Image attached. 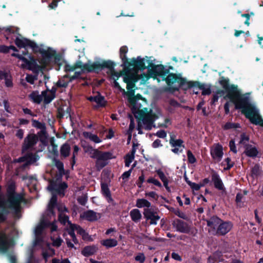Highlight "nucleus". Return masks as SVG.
Segmentation results:
<instances>
[{
	"instance_id": "1",
	"label": "nucleus",
	"mask_w": 263,
	"mask_h": 263,
	"mask_svg": "<svg viewBox=\"0 0 263 263\" xmlns=\"http://www.w3.org/2000/svg\"><path fill=\"white\" fill-rule=\"evenodd\" d=\"M150 77L148 73H141L137 71V73L127 72L124 75L123 81L127 84V91L126 95L128 97V100L132 106V109L135 117L139 120L138 130L139 134H142L141 129L145 128L149 130L154 127V122L157 120L161 121L158 123V126L160 127H167L170 122V120L164 118L161 114L160 110L156 107L149 110L147 108H141L139 105L138 101L141 98L140 95L135 96V91L133 88L135 87V82L138 80H141V83L146 81Z\"/></svg>"
},
{
	"instance_id": "2",
	"label": "nucleus",
	"mask_w": 263,
	"mask_h": 263,
	"mask_svg": "<svg viewBox=\"0 0 263 263\" xmlns=\"http://www.w3.org/2000/svg\"><path fill=\"white\" fill-rule=\"evenodd\" d=\"M250 93L241 95L237 87L232 86L228 90L226 97L229 99L235 105L236 108L242 109V112L251 123L256 125H263L259 110L255 104L250 101Z\"/></svg>"
},
{
	"instance_id": "3",
	"label": "nucleus",
	"mask_w": 263,
	"mask_h": 263,
	"mask_svg": "<svg viewBox=\"0 0 263 263\" xmlns=\"http://www.w3.org/2000/svg\"><path fill=\"white\" fill-rule=\"evenodd\" d=\"M6 199L0 197V223L7 219L10 210L14 217H21V203L25 200L23 194L16 192V185L14 181L8 184L6 189Z\"/></svg>"
},
{
	"instance_id": "4",
	"label": "nucleus",
	"mask_w": 263,
	"mask_h": 263,
	"mask_svg": "<svg viewBox=\"0 0 263 263\" xmlns=\"http://www.w3.org/2000/svg\"><path fill=\"white\" fill-rule=\"evenodd\" d=\"M48 189L51 192L52 196L48 205V211L52 215H54V209L57 207L59 214V220L64 226L66 225V215L64 213L66 211V206L62 208L59 204L57 203V195L61 197L65 196V191H66V182L64 181L62 183H55L53 181H49V184Z\"/></svg>"
},
{
	"instance_id": "5",
	"label": "nucleus",
	"mask_w": 263,
	"mask_h": 263,
	"mask_svg": "<svg viewBox=\"0 0 263 263\" xmlns=\"http://www.w3.org/2000/svg\"><path fill=\"white\" fill-rule=\"evenodd\" d=\"M151 70L149 71L150 77L155 78L158 82L165 80L167 84L174 89H177L182 83L181 79L175 74H170L167 76L168 71L162 65L152 67Z\"/></svg>"
},
{
	"instance_id": "6",
	"label": "nucleus",
	"mask_w": 263,
	"mask_h": 263,
	"mask_svg": "<svg viewBox=\"0 0 263 263\" xmlns=\"http://www.w3.org/2000/svg\"><path fill=\"white\" fill-rule=\"evenodd\" d=\"M29 42L30 43L29 47L31 48L34 53L41 54L42 58L40 63L42 64L47 65L52 62L54 64L60 65L62 58L61 53H57L55 50L49 47L47 50L41 48L33 41L31 40Z\"/></svg>"
},
{
	"instance_id": "7",
	"label": "nucleus",
	"mask_w": 263,
	"mask_h": 263,
	"mask_svg": "<svg viewBox=\"0 0 263 263\" xmlns=\"http://www.w3.org/2000/svg\"><path fill=\"white\" fill-rule=\"evenodd\" d=\"M208 231L213 235H224L227 234L233 227L230 221H224L217 216H213L206 220Z\"/></svg>"
},
{
	"instance_id": "8",
	"label": "nucleus",
	"mask_w": 263,
	"mask_h": 263,
	"mask_svg": "<svg viewBox=\"0 0 263 263\" xmlns=\"http://www.w3.org/2000/svg\"><path fill=\"white\" fill-rule=\"evenodd\" d=\"M84 149L85 153H88L91 158L96 159V167L98 170L105 167L109 160L115 158L112 153L110 152L100 151L93 149L92 147H85Z\"/></svg>"
},
{
	"instance_id": "9",
	"label": "nucleus",
	"mask_w": 263,
	"mask_h": 263,
	"mask_svg": "<svg viewBox=\"0 0 263 263\" xmlns=\"http://www.w3.org/2000/svg\"><path fill=\"white\" fill-rule=\"evenodd\" d=\"M46 138V132L41 130L38 133V135L34 134H29L25 138L22 146V152L25 153L28 151L36 150L34 146L36 144L39 140L43 143L44 139Z\"/></svg>"
},
{
	"instance_id": "10",
	"label": "nucleus",
	"mask_w": 263,
	"mask_h": 263,
	"mask_svg": "<svg viewBox=\"0 0 263 263\" xmlns=\"http://www.w3.org/2000/svg\"><path fill=\"white\" fill-rule=\"evenodd\" d=\"M8 227L0 231V252L6 253L9 248L13 245L14 241L12 238H10V235L6 233Z\"/></svg>"
},
{
	"instance_id": "11",
	"label": "nucleus",
	"mask_w": 263,
	"mask_h": 263,
	"mask_svg": "<svg viewBox=\"0 0 263 263\" xmlns=\"http://www.w3.org/2000/svg\"><path fill=\"white\" fill-rule=\"evenodd\" d=\"M68 225L70 229L68 232L69 234L75 243H77L78 241L75 236L74 232H76L78 234L81 235L84 240H91L90 237L88 233H87L85 230H83L79 226L73 224L70 221L67 220V227H68Z\"/></svg>"
},
{
	"instance_id": "12",
	"label": "nucleus",
	"mask_w": 263,
	"mask_h": 263,
	"mask_svg": "<svg viewBox=\"0 0 263 263\" xmlns=\"http://www.w3.org/2000/svg\"><path fill=\"white\" fill-rule=\"evenodd\" d=\"M11 56L15 57L23 61L30 70L38 71L40 69V66L37 64L35 59L31 55L29 56L30 60L23 57V55L16 53H12Z\"/></svg>"
},
{
	"instance_id": "13",
	"label": "nucleus",
	"mask_w": 263,
	"mask_h": 263,
	"mask_svg": "<svg viewBox=\"0 0 263 263\" xmlns=\"http://www.w3.org/2000/svg\"><path fill=\"white\" fill-rule=\"evenodd\" d=\"M52 162L54 164L55 166L57 167L59 171V173L57 174L55 178L50 180L49 181H53L55 183H62V177L63 175L66 174V172L64 168V164L60 160L57 159L55 158H54L52 160Z\"/></svg>"
},
{
	"instance_id": "14",
	"label": "nucleus",
	"mask_w": 263,
	"mask_h": 263,
	"mask_svg": "<svg viewBox=\"0 0 263 263\" xmlns=\"http://www.w3.org/2000/svg\"><path fill=\"white\" fill-rule=\"evenodd\" d=\"M143 215L146 220H150L151 224H156L157 221L160 218V216L158 215L157 210L155 209L154 207L144 209Z\"/></svg>"
},
{
	"instance_id": "15",
	"label": "nucleus",
	"mask_w": 263,
	"mask_h": 263,
	"mask_svg": "<svg viewBox=\"0 0 263 263\" xmlns=\"http://www.w3.org/2000/svg\"><path fill=\"white\" fill-rule=\"evenodd\" d=\"M211 155L215 161L219 162L223 155L222 146L219 144L213 145L211 148Z\"/></svg>"
},
{
	"instance_id": "16",
	"label": "nucleus",
	"mask_w": 263,
	"mask_h": 263,
	"mask_svg": "<svg viewBox=\"0 0 263 263\" xmlns=\"http://www.w3.org/2000/svg\"><path fill=\"white\" fill-rule=\"evenodd\" d=\"M131 65L137 69H144L151 66L149 61L145 59L138 57L137 59H133L131 60Z\"/></svg>"
},
{
	"instance_id": "17",
	"label": "nucleus",
	"mask_w": 263,
	"mask_h": 263,
	"mask_svg": "<svg viewBox=\"0 0 263 263\" xmlns=\"http://www.w3.org/2000/svg\"><path fill=\"white\" fill-rule=\"evenodd\" d=\"M101 217L100 213H97L92 210H88L82 213L80 217L89 221H94L98 220Z\"/></svg>"
},
{
	"instance_id": "18",
	"label": "nucleus",
	"mask_w": 263,
	"mask_h": 263,
	"mask_svg": "<svg viewBox=\"0 0 263 263\" xmlns=\"http://www.w3.org/2000/svg\"><path fill=\"white\" fill-rule=\"evenodd\" d=\"M138 71L136 70H125L122 72H114L112 73V77L115 80L114 82L115 86L118 89H119L121 91L123 92L124 95H126L127 91L125 90V89H122L118 82H117L116 80H117L119 77H123V78H124V75L127 73V72H131V73H137Z\"/></svg>"
},
{
	"instance_id": "19",
	"label": "nucleus",
	"mask_w": 263,
	"mask_h": 263,
	"mask_svg": "<svg viewBox=\"0 0 263 263\" xmlns=\"http://www.w3.org/2000/svg\"><path fill=\"white\" fill-rule=\"evenodd\" d=\"M35 153H32L30 151H28L26 152L25 154L26 158V161H28V163L32 164L35 162H36L39 159L40 157L38 155V153L42 151V149H37L35 150Z\"/></svg>"
},
{
	"instance_id": "20",
	"label": "nucleus",
	"mask_w": 263,
	"mask_h": 263,
	"mask_svg": "<svg viewBox=\"0 0 263 263\" xmlns=\"http://www.w3.org/2000/svg\"><path fill=\"white\" fill-rule=\"evenodd\" d=\"M173 224L177 231L185 233H187L190 231L188 225L182 221L180 220H176Z\"/></svg>"
},
{
	"instance_id": "21",
	"label": "nucleus",
	"mask_w": 263,
	"mask_h": 263,
	"mask_svg": "<svg viewBox=\"0 0 263 263\" xmlns=\"http://www.w3.org/2000/svg\"><path fill=\"white\" fill-rule=\"evenodd\" d=\"M51 224V223L44 220L42 219L41 221V223L40 224L37 226L35 229L34 232L36 237H38L42 235L44 230L49 227Z\"/></svg>"
},
{
	"instance_id": "22",
	"label": "nucleus",
	"mask_w": 263,
	"mask_h": 263,
	"mask_svg": "<svg viewBox=\"0 0 263 263\" xmlns=\"http://www.w3.org/2000/svg\"><path fill=\"white\" fill-rule=\"evenodd\" d=\"M28 41H31V40L23 37H22L21 38L16 37L14 41V43L19 48H26L28 47L29 46L30 43Z\"/></svg>"
},
{
	"instance_id": "23",
	"label": "nucleus",
	"mask_w": 263,
	"mask_h": 263,
	"mask_svg": "<svg viewBox=\"0 0 263 263\" xmlns=\"http://www.w3.org/2000/svg\"><path fill=\"white\" fill-rule=\"evenodd\" d=\"M136 206L138 208H144V209L152 207L151 203L148 200L144 198L137 199Z\"/></svg>"
},
{
	"instance_id": "24",
	"label": "nucleus",
	"mask_w": 263,
	"mask_h": 263,
	"mask_svg": "<svg viewBox=\"0 0 263 263\" xmlns=\"http://www.w3.org/2000/svg\"><path fill=\"white\" fill-rule=\"evenodd\" d=\"M212 180L214 184L215 187L216 189L219 190H222L223 189V185L222 182L217 174H214L212 175Z\"/></svg>"
},
{
	"instance_id": "25",
	"label": "nucleus",
	"mask_w": 263,
	"mask_h": 263,
	"mask_svg": "<svg viewBox=\"0 0 263 263\" xmlns=\"http://www.w3.org/2000/svg\"><path fill=\"white\" fill-rule=\"evenodd\" d=\"M88 100L92 102H95L98 106H103L105 105V101L103 97L101 96L100 94H98L96 96L90 97Z\"/></svg>"
},
{
	"instance_id": "26",
	"label": "nucleus",
	"mask_w": 263,
	"mask_h": 263,
	"mask_svg": "<svg viewBox=\"0 0 263 263\" xmlns=\"http://www.w3.org/2000/svg\"><path fill=\"white\" fill-rule=\"evenodd\" d=\"M245 153L248 156L253 157L256 156L258 152L254 146L248 145L245 147Z\"/></svg>"
},
{
	"instance_id": "27",
	"label": "nucleus",
	"mask_w": 263,
	"mask_h": 263,
	"mask_svg": "<svg viewBox=\"0 0 263 263\" xmlns=\"http://www.w3.org/2000/svg\"><path fill=\"white\" fill-rule=\"evenodd\" d=\"M100 66L101 67H103L107 66V65L106 63H103L101 65L97 63H88L83 65V70H87L88 71H91L95 70L96 68H99Z\"/></svg>"
},
{
	"instance_id": "28",
	"label": "nucleus",
	"mask_w": 263,
	"mask_h": 263,
	"mask_svg": "<svg viewBox=\"0 0 263 263\" xmlns=\"http://www.w3.org/2000/svg\"><path fill=\"white\" fill-rule=\"evenodd\" d=\"M29 98L34 103L40 104L43 100L42 95H40L38 91H33L29 96Z\"/></svg>"
},
{
	"instance_id": "29",
	"label": "nucleus",
	"mask_w": 263,
	"mask_h": 263,
	"mask_svg": "<svg viewBox=\"0 0 263 263\" xmlns=\"http://www.w3.org/2000/svg\"><path fill=\"white\" fill-rule=\"evenodd\" d=\"M130 216L133 221L138 222L141 219L142 215L137 209H134L130 212Z\"/></svg>"
},
{
	"instance_id": "30",
	"label": "nucleus",
	"mask_w": 263,
	"mask_h": 263,
	"mask_svg": "<svg viewBox=\"0 0 263 263\" xmlns=\"http://www.w3.org/2000/svg\"><path fill=\"white\" fill-rule=\"evenodd\" d=\"M97 250V248L95 246H87L84 248L82 253L85 256H88L93 254Z\"/></svg>"
},
{
	"instance_id": "31",
	"label": "nucleus",
	"mask_w": 263,
	"mask_h": 263,
	"mask_svg": "<svg viewBox=\"0 0 263 263\" xmlns=\"http://www.w3.org/2000/svg\"><path fill=\"white\" fill-rule=\"evenodd\" d=\"M83 136L85 138H88L96 143H100L102 141L97 135L92 134L91 133L84 132Z\"/></svg>"
},
{
	"instance_id": "32",
	"label": "nucleus",
	"mask_w": 263,
	"mask_h": 263,
	"mask_svg": "<svg viewBox=\"0 0 263 263\" xmlns=\"http://www.w3.org/2000/svg\"><path fill=\"white\" fill-rule=\"evenodd\" d=\"M156 172L159 177L163 182L164 186L166 189V190L168 191L170 190L169 187L168 186V181L166 177L161 170H157Z\"/></svg>"
},
{
	"instance_id": "33",
	"label": "nucleus",
	"mask_w": 263,
	"mask_h": 263,
	"mask_svg": "<svg viewBox=\"0 0 263 263\" xmlns=\"http://www.w3.org/2000/svg\"><path fill=\"white\" fill-rule=\"evenodd\" d=\"M42 95L44 98V103L45 104L50 103L55 98V96L53 95L48 94L47 91H43Z\"/></svg>"
},
{
	"instance_id": "34",
	"label": "nucleus",
	"mask_w": 263,
	"mask_h": 263,
	"mask_svg": "<svg viewBox=\"0 0 263 263\" xmlns=\"http://www.w3.org/2000/svg\"><path fill=\"white\" fill-rule=\"evenodd\" d=\"M135 149L133 148L131 154L126 155L125 158V166L128 167L135 158Z\"/></svg>"
},
{
	"instance_id": "35",
	"label": "nucleus",
	"mask_w": 263,
	"mask_h": 263,
	"mask_svg": "<svg viewBox=\"0 0 263 263\" xmlns=\"http://www.w3.org/2000/svg\"><path fill=\"white\" fill-rule=\"evenodd\" d=\"M102 245L107 248L115 247L117 245V241L115 239H107L102 242Z\"/></svg>"
},
{
	"instance_id": "36",
	"label": "nucleus",
	"mask_w": 263,
	"mask_h": 263,
	"mask_svg": "<svg viewBox=\"0 0 263 263\" xmlns=\"http://www.w3.org/2000/svg\"><path fill=\"white\" fill-rule=\"evenodd\" d=\"M101 190L102 193L107 198V199L108 200H110V194L107 185L105 183H102Z\"/></svg>"
},
{
	"instance_id": "37",
	"label": "nucleus",
	"mask_w": 263,
	"mask_h": 263,
	"mask_svg": "<svg viewBox=\"0 0 263 263\" xmlns=\"http://www.w3.org/2000/svg\"><path fill=\"white\" fill-rule=\"evenodd\" d=\"M182 143L183 141L181 140H176L173 138H171L170 140V143L172 147L183 146Z\"/></svg>"
},
{
	"instance_id": "38",
	"label": "nucleus",
	"mask_w": 263,
	"mask_h": 263,
	"mask_svg": "<svg viewBox=\"0 0 263 263\" xmlns=\"http://www.w3.org/2000/svg\"><path fill=\"white\" fill-rule=\"evenodd\" d=\"M128 51L127 47L126 46H123L120 48V57L122 59V61L125 62L127 60L126 57V53Z\"/></svg>"
},
{
	"instance_id": "39",
	"label": "nucleus",
	"mask_w": 263,
	"mask_h": 263,
	"mask_svg": "<svg viewBox=\"0 0 263 263\" xmlns=\"http://www.w3.org/2000/svg\"><path fill=\"white\" fill-rule=\"evenodd\" d=\"M32 126L38 129H44L45 128V126L44 123L39 122L37 120L32 119Z\"/></svg>"
},
{
	"instance_id": "40",
	"label": "nucleus",
	"mask_w": 263,
	"mask_h": 263,
	"mask_svg": "<svg viewBox=\"0 0 263 263\" xmlns=\"http://www.w3.org/2000/svg\"><path fill=\"white\" fill-rule=\"evenodd\" d=\"M187 156L188 161L191 163H194L196 161V159L193 154L190 151H188L187 152Z\"/></svg>"
},
{
	"instance_id": "41",
	"label": "nucleus",
	"mask_w": 263,
	"mask_h": 263,
	"mask_svg": "<svg viewBox=\"0 0 263 263\" xmlns=\"http://www.w3.org/2000/svg\"><path fill=\"white\" fill-rule=\"evenodd\" d=\"M189 185L192 189L198 191L200 189L201 187L203 186L204 184L202 183L197 184L193 182H189Z\"/></svg>"
},
{
	"instance_id": "42",
	"label": "nucleus",
	"mask_w": 263,
	"mask_h": 263,
	"mask_svg": "<svg viewBox=\"0 0 263 263\" xmlns=\"http://www.w3.org/2000/svg\"><path fill=\"white\" fill-rule=\"evenodd\" d=\"M147 181L148 183H153V184H155V185L159 186V187H161V186H162L161 183L158 180H157L153 177H151V178H148L147 179Z\"/></svg>"
},
{
	"instance_id": "43",
	"label": "nucleus",
	"mask_w": 263,
	"mask_h": 263,
	"mask_svg": "<svg viewBox=\"0 0 263 263\" xmlns=\"http://www.w3.org/2000/svg\"><path fill=\"white\" fill-rule=\"evenodd\" d=\"M249 141V138L248 136L245 135V134H242L241 135V139L239 141V143L242 145H245V147L246 146L247 143Z\"/></svg>"
},
{
	"instance_id": "44",
	"label": "nucleus",
	"mask_w": 263,
	"mask_h": 263,
	"mask_svg": "<svg viewBox=\"0 0 263 263\" xmlns=\"http://www.w3.org/2000/svg\"><path fill=\"white\" fill-rule=\"evenodd\" d=\"M8 77V74L7 73L6 74V77L4 78V79H5V85L8 87H11L13 86V82L12 80L11 79H9Z\"/></svg>"
},
{
	"instance_id": "45",
	"label": "nucleus",
	"mask_w": 263,
	"mask_h": 263,
	"mask_svg": "<svg viewBox=\"0 0 263 263\" xmlns=\"http://www.w3.org/2000/svg\"><path fill=\"white\" fill-rule=\"evenodd\" d=\"M229 146H230V150L232 152H233L235 154H236L237 153V149H236V146H235V142H234V140H231L230 141Z\"/></svg>"
},
{
	"instance_id": "46",
	"label": "nucleus",
	"mask_w": 263,
	"mask_h": 263,
	"mask_svg": "<svg viewBox=\"0 0 263 263\" xmlns=\"http://www.w3.org/2000/svg\"><path fill=\"white\" fill-rule=\"evenodd\" d=\"M10 48L6 45H0V52L7 53L9 52Z\"/></svg>"
},
{
	"instance_id": "47",
	"label": "nucleus",
	"mask_w": 263,
	"mask_h": 263,
	"mask_svg": "<svg viewBox=\"0 0 263 263\" xmlns=\"http://www.w3.org/2000/svg\"><path fill=\"white\" fill-rule=\"evenodd\" d=\"M26 80L27 82L31 84H33L34 82L35 77L32 75L28 74L26 77Z\"/></svg>"
},
{
	"instance_id": "48",
	"label": "nucleus",
	"mask_w": 263,
	"mask_h": 263,
	"mask_svg": "<svg viewBox=\"0 0 263 263\" xmlns=\"http://www.w3.org/2000/svg\"><path fill=\"white\" fill-rule=\"evenodd\" d=\"M146 196L149 197L154 199H157L158 198L157 194L154 192H150L145 193Z\"/></svg>"
},
{
	"instance_id": "49",
	"label": "nucleus",
	"mask_w": 263,
	"mask_h": 263,
	"mask_svg": "<svg viewBox=\"0 0 263 263\" xmlns=\"http://www.w3.org/2000/svg\"><path fill=\"white\" fill-rule=\"evenodd\" d=\"M145 179V177L144 175L142 174L140 176H139L138 178V180L137 181V185L139 187L142 186V183L144 182Z\"/></svg>"
},
{
	"instance_id": "50",
	"label": "nucleus",
	"mask_w": 263,
	"mask_h": 263,
	"mask_svg": "<svg viewBox=\"0 0 263 263\" xmlns=\"http://www.w3.org/2000/svg\"><path fill=\"white\" fill-rule=\"evenodd\" d=\"M162 146V144L161 143V141L159 139H157L154 141L152 144V146L154 148H158Z\"/></svg>"
},
{
	"instance_id": "51",
	"label": "nucleus",
	"mask_w": 263,
	"mask_h": 263,
	"mask_svg": "<svg viewBox=\"0 0 263 263\" xmlns=\"http://www.w3.org/2000/svg\"><path fill=\"white\" fill-rule=\"evenodd\" d=\"M135 259L137 261H138L140 262L141 263H142L144 262L145 260V257L144 255L143 254H140L136 256Z\"/></svg>"
},
{
	"instance_id": "52",
	"label": "nucleus",
	"mask_w": 263,
	"mask_h": 263,
	"mask_svg": "<svg viewBox=\"0 0 263 263\" xmlns=\"http://www.w3.org/2000/svg\"><path fill=\"white\" fill-rule=\"evenodd\" d=\"M173 148H172V151L173 153L175 154H178L179 153H180L182 152L183 149L184 148V146H180V147H173Z\"/></svg>"
},
{
	"instance_id": "53",
	"label": "nucleus",
	"mask_w": 263,
	"mask_h": 263,
	"mask_svg": "<svg viewBox=\"0 0 263 263\" xmlns=\"http://www.w3.org/2000/svg\"><path fill=\"white\" fill-rule=\"evenodd\" d=\"M60 150L61 156L66 158V143L63 144Z\"/></svg>"
},
{
	"instance_id": "54",
	"label": "nucleus",
	"mask_w": 263,
	"mask_h": 263,
	"mask_svg": "<svg viewBox=\"0 0 263 263\" xmlns=\"http://www.w3.org/2000/svg\"><path fill=\"white\" fill-rule=\"evenodd\" d=\"M15 136L19 139H22L24 136V130L19 129L17 130Z\"/></svg>"
},
{
	"instance_id": "55",
	"label": "nucleus",
	"mask_w": 263,
	"mask_h": 263,
	"mask_svg": "<svg viewBox=\"0 0 263 263\" xmlns=\"http://www.w3.org/2000/svg\"><path fill=\"white\" fill-rule=\"evenodd\" d=\"M156 135L159 138H164L166 136V133L164 130H159L157 132Z\"/></svg>"
},
{
	"instance_id": "56",
	"label": "nucleus",
	"mask_w": 263,
	"mask_h": 263,
	"mask_svg": "<svg viewBox=\"0 0 263 263\" xmlns=\"http://www.w3.org/2000/svg\"><path fill=\"white\" fill-rule=\"evenodd\" d=\"M64 116V111L62 108H59L58 109L57 117L59 119L63 118Z\"/></svg>"
},
{
	"instance_id": "57",
	"label": "nucleus",
	"mask_w": 263,
	"mask_h": 263,
	"mask_svg": "<svg viewBox=\"0 0 263 263\" xmlns=\"http://www.w3.org/2000/svg\"><path fill=\"white\" fill-rule=\"evenodd\" d=\"M202 89V94L203 95H209L211 93V90L209 88H204L202 86H201Z\"/></svg>"
},
{
	"instance_id": "58",
	"label": "nucleus",
	"mask_w": 263,
	"mask_h": 263,
	"mask_svg": "<svg viewBox=\"0 0 263 263\" xmlns=\"http://www.w3.org/2000/svg\"><path fill=\"white\" fill-rule=\"evenodd\" d=\"M52 145V152L54 154L57 155L58 154V146L53 142L51 143Z\"/></svg>"
},
{
	"instance_id": "59",
	"label": "nucleus",
	"mask_w": 263,
	"mask_h": 263,
	"mask_svg": "<svg viewBox=\"0 0 263 263\" xmlns=\"http://www.w3.org/2000/svg\"><path fill=\"white\" fill-rule=\"evenodd\" d=\"M131 117L130 123L129 126V130L130 133H132L133 130L135 128V123L134 122V119H133V117Z\"/></svg>"
},
{
	"instance_id": "60",
	"label": "nucleus",
	"mask_w": 263,
	"mask_h": 263,
	"mask_svg": "<svg viewBox=\"0 0 263 263\" xmlns=\"http://www.w3.org/2000/svg\"><path fill=\"white\" fill-rule=\"evenodd\" d=\"M58 5V1L53 0L52 2L49 5V7L51 9H55Z\"/></svg>"
},
{
	"instance_id": "61",
	"label": "nucleus",
	"mask_w": 263,
	"mask_h": 263,
	"mask_svg": "<svg viewBox=\"0 0 263 263\" xmlns=\"http://www.w3.org/2000/svg\"><path fill=\"white\" fill-rule=\"evenodd\" d=\"M132 170H130L127 172H124L122 175V178L123 179H125L128 178L131 174Z\"/></svg>"
},
{
	"instance_id": "62",
	"label": "nucleus",
	"mask_w": 263,
	"mask_h": 263,
	"mask_svg": "<svg viewBox=\"0 0 263 263\" xmlns=\"http://www.w3.org/2000/svg\"><path fill=\"white\" fill-rule=\"evenodd\" d=\"M78 201L82 205H85L87 202V199L85 196H82L78 199Z\"/></svg>"
},
{
	"instance_id": "63",
	"label": "nucleus",
	"mask_w": 263,
	"mask_h": 263,
	"mask_svg": "<svg viewBox=\"0 0 263 263\" xmlns=\"http://www.w3.org/2000/svg\"><path fill=\"white\" fill-rule=\"evenodd\" d=\"M223 127L224 129H228L236 127V126H235V124L233 123H227V124H226L224 125Z\"/></svg>"
},
{
	"instance_id": "64",
	"label": "nucleus",
	"mask_w": 263,
	"mask_h": 263,
	"mask_svg": "<svg viewBox=\"0 0 263 263\" xmlns=\"http://www.w3.org/2000/svg\"><path fill=\"white\" fill-rule=\"evenodd\" d=\"M23 112H24V114L30 115L31 116H35L33 113L32 112L31 110L30 109L28 108H24L23 109Z\"/></svg>"
}]
</instances>
